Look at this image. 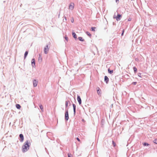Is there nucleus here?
Returning <instances> with one entry per match:
<instances>
[{
    "instance_id": "nucleus-36",
    "label": "nucleus",
    "mask_w": 157,
    "mask_h": 157,
    "mask_svg": "<svg viewBox=\"0 0 157 157\" xmlns=\"http://www.w3.org/2000/svg\"><path fill=\"white\" fill-rule=\"evenodd\" d=\"M76 139H77V140L78 141H79V142L80 141V139H79L77 137V138H76Z\"/></svg>"
},
{
    "instance_id": "nucleus-14",
    "label": "nucleus",
    "mask_w": 157,
    "mask_h": 157,
    "mask_svg": "<svg viewBox=\"0 0 157 157\" xmlns=\"http://www.w3.org/2000/svg\"><path fill=\"white\" fill-rule=\"evenodd\" d=\"M72 35L73 37L76 40L77 38L76 33L74 32H72Z\"/></svg>"
},
{
    "instance_id": "nucleus-34",
    "label": "nucleus",
    "mask_w": 157,
    "mask_h": 157,
    "mask_svg": "<svg viewBox=\"0 0 157 157\" xmlns=\"http://www.w3.org/2000/svg\"><path fill=\"white\" fill-rule=\"evenodd\" d=\"M132 20V18H129L128 19V21H130Z\"/></svg>"
},
{
    "instance_id": "nucleus-12",
    "label": "nucleus",
    "mask_w": 157,
    "mask_h": 157,
    "mask_svg": "<svg viewBox=\"0 0 157 157\" xmlns=\"http://www.w3.org/2000/svg\"><path fill=\"white\" fill-rule=\"evenodd\" d=\"M104 81L106 84H108L109 81V78L106 76L104 77Z\"/></svg>"
},
{
    "instance_id": "nucleus-3",
    "label": "nucleus",
    "mask_w": 157,
    "mask_h": 157,
    "mask_svg": "<svg viewBox=\"0 0 157 157\" xmlns=\"http://www.w3.org/2000/svg\"><path fill=\"white\" fill-rule=\"evenodd\" d=\"M29 147H27V146L24 145L22 147L23 152H25L27 151L29 149Z\"/></svg>"
},
{
    "instance_id": "nucleus-31",
    "label": "nucleus",
    "mask_w": 157,
    "mask_h": 157,
    "mask_svg": "<svg viewBox=\"0 0 157 157\" xmlns=\"http://www.w3.org/2000/svg\"><path fill=\"white\" fill-rule=\"evenodd\" d=\"M64 17L65 18V19H63V22H64L65 21H66L67 20V18L65 16H64Z\"/></svg>"
},
{
    "instance_id": "nucleus-35",
    "label": "nucleus",
    "mask_w": 157,
    "mask_h": 157,
    "mask_svg": "<svg viewBox=\"0 0 157 157\" xmlns=\"http://www.w3.org/2000/svg\"><path fill=\"white\" fill-rule=\"evenodd\" d=\"M138 76H139V77H140L141 78V74L140 73H139L138 75Z\"/></svg>"
},
{
    "instance_id": "nucleus-16",
    "label": "nucleus",
    "mask_w": 157,
    "mask_h": 157,
    "mask_svg": "<svg viewBox=\"0 0 157 157\" xmlns=\"http://www.w3.org/2000/svg\"><path fill=\"white\" fill-rule=\"evenodd\" d=\"M78 39V40L81 41L83 42L85 41L83 39L82 37H79Z\"/></svg>"
},
{
    "instance_id": "nucleus-29",
    "label": "nucleus",
    "mask_w": 157,
    "mask_h": 157,
    "mask_svg": "<svg viewBox=\"0 0 157 157\" xmlns=\"http://www.w3.org/2000/svg\"><path fill=\"white\" fill-rule=\"evenodd\" d=\"M67 155L68 157H72L70 153H68Z\"/></svg>"
},
{
    "instance_id": "nucleus-32",
    "label": "nucleus",
    "mask_w": 157,
    "mask_h": 157,
    "mask_svg": "<svg viewBox=\"0 0 157 157\" xmlns=\"http://www.w3.org/2000/svg\"><path fill=\"white\" fill-rule=\"evenodd\" d=\"M71 21L72 23H73L74 22V19L73 17L72 18V19L71 20Z\"/></svg>"
},
{
    "instance_id": "nucleus-27",
    "label": "nucleus",
    "mask_w": 157,
    "mask_h": 157,
    "mask_svg": "<svg viewBox=\"0 0 157 157\" xmlns=\"http://www.w3.org/2000/svg\"><path fill=\"white\" fill-rule=\"evenodd\" d=\"M96 28L95 27H92L91 29V31H95V29Z\"/></svg>"
},
{
    "instance_id": "nucleus-11",
    "label": "nucleus",
    "mask_w": 157,
    "mask_h": 157,
    "mask_svg": "<svg viewBox=\"0 0 157 157\" xmlns=\"http://www.w3.org/2000/svg\"><path fill=\"white\" fill-rule=\"evenodd\" d=\"M77 100L79 104L80 105L82 103V101L80 96L78 95H77Z\"/></svg>"
},
{
    "instance_id": "nucleus-7",
    "label": "nucleus",
    "mask_w": 157,
    "mask_h": 157,
    "mask_svg": "<svg viewBox=\"0 0 157 157\" xmlns=\"http://www.w3.org/2000/svg\"><path fill=\"white\" fill-rule=\"evenodd\" d=\"M31 64L32 66L33 67H35V60L34 58H33L32 59Z\"/></svg>"
},
{
    "instance_id": "nucleus-5",
    "label": "nucleus",
    "mask_w": 157,
    "mask_h": 157,
    "mask_svg": "<svg viewBox=\"0 0 157 157\" xmlns=\"http://www.w3.org/2000/svg\"><path fill=\"white\" fill-rule=\"evenodd\" d=\"M19 137L20 141L21 142H23L24 139L23 135L22 134H20L19 136Z\"/></svg>"
},
{
    "instance_id": "nucleus-8",
    "label": "nucleus",
    "mask_w": 157,
    "mask_h": 157,
    "mask_svg": "<svg viewBox=\"0 0 157 157\" xmlns=\"http://www.w3.org/2000/svg\"><path fill=\"white\" fill-rule=\"evenodd\" d=\"M72 106L73 107V112H74V115L75 116V115L76 114V106L75 104H72Z\"/></svg>"
},
{
    "instance_id": "nucleus-13",
    "label": "nucleus",
    "mask_w": 157,
    "mask_h": 157,
    "mask_svg": "<svg viewBox=\"0 0 157 157\" xmlns=\"http://www.w3.org/2000/svg\"><path fill=\"white\" fill-rule=\"evenodd\" d=\"M97 92L98 94V95H100L101 94V90L100 89V88L99 87H98L97 88Z\"/></svg>"
},
{
    "instance_id": "nucleus-42",
    "label": "nucleus",
    "mask_w": 157,
    "mask_h": 157,
    "mask_svg": "<svg viewBox=\"0 0 157 157\" xmlns=\"http://www.w3.org/2000/svg\"><path fill=\"white\" fill-rule=\"evenodd\" d=\"M77 64H78V63H76V65H77Z\"/></svg>"
},
{
    "instance_id": "nucleus-6",
    "label": "nucleus",
    "mask_w": 157,
    "mask_h": 157,
    "mask_svg": "<svg viewBox=\"0 0 157 157\" xmlns=\"http://www.w3.org/2000/svg\"><path fill=\"white\" fill-rule=\"evenodd\" d=\"M122 16L120 14H117L116 18L117 21H119L120 20Z\"/></svg>"
},
{
    "instance_id": "nucleus-19",
    "label": "nucleus",
    "mask_w": 157,
    "mask_h": 157,
    "mask_svg": "<svg viewBox=\"0 0 157 157\" xmlns=\"http://www.w3.org/2000/svg\"><path fill=\"white\" fill-rule=\"evenodd\" d=\"M16 108L18 109H19L21 108V106L19 104H16Z\"/></svg>"
},
{
    "instance_id": "nucleus-21",
    "label": "nucleus",
    "mask_w": 157,
    "mask_h": 157,
    "mask_svg": "<svg viewBox=\"0 0 157 157\" xmlns=\"http://www.w3.org/2000/svg\"><path fill=\"white\" fill-rule=\"evenodd\" d=\"M39 107H40V108L41 111L42 112H43L44 111V109H43V107L42 105L41 104H40L39 105Z\"/></svg>"
},
{
    "instance_id": "nucleus-33",
    "label": "nucleus",
    "mask_w": 157,
    "mask_h": 157,
    "mask_svg": "<svg viewBox=\"0 0 157 157\" xmlns=\"http://www.w3.org/2000/svg\"><path fill=\"white\" fill-rule=\"evenodd\" d=\"M137 83V82H133L132 83V84H133V85H136Z\"/></svg>"
},
{
    "instance_id": "nucleus-20",
    "label": "nucleus",
    "mask_w": 157,
    "mask_h": 157,
    "mask_svg": "<svg viewBox=\"0 0 157 157\" xmlns=\"http://www.w3.org/2000/svg\"><path fill=\"white\" fill-rule=\"evenodd\" d=\"M38 61L39 62H41L42 61V57L40 55H39L38 57Z\"/></svg>"
},
{
    "instance_id": "nucleus-17",
    "label": "nucleus",
    "mask_w": 157,
    "mask_h": 157,
    "mask_svg": "<svg viewBox=\"0 0 157 157\" xmlns=\"http://www.w3.org/2000/svg\"><path fill=\"white\" fill-rule=\"evenodd\" d=\"M68 102H70V101H65V104L66 109V108L68 107Z\"/></svg>"
},
{
    "instance_id": "nucleus-25",
    "label": "nucleus",
    "mask_w": 157,
    "mask_h": 157,
    "mask_svg": "<svg viewBox=\"0 0 157 157\" xmlns=\"http://www.w3.org/2000/svg\"><path fill=\"white\" fill-rule=\"evenodd\" d=\"M64 38H65V39L68 42V38L67 35H65V36Z\"/></svg>"
},
{
    "instance_id": "nucleus-10",
    "label": "nucleus",
    "mask_w": 157,
    "mask_h": 157,
    "mask_svg": "<svg viewBox=\"0 0 157 157\" xmlns=\"http://www.w3.org/2000/svg\"><path fill=\"white\" fill-rule=\"evenodd\" d=\"M38 82L36 80L34 79L33 80V84L34 87H36L37 86Z\"/></svg>"
},
{
    "instance_id": "nucleus-30",
    "label": "nucleus",
    "mask_w": 157,
    "mask_h": 157,
    "mask_svg": "<svg viewBox=\"0 0 157 157\" xmlns=\"http://www.w3.org/2000/svg\"><path fill=\"white\" fill-rule=\"evenodd\" d=\"M124 29H123L122 30V33H121V36H123L124 35Z\"/></svg>"
},
{
    "instance_id": "nucleus-1",
    "label": "nucleus",
    "mask_w": 157,
    "mask_h": 157,
    "mask_svg": "<svg viewBox=\"0 0 157 157\" xmlns=\"http://www.w3.org/2000/svg\"><path fill=\"white\" fill-rule=\"evenodd\" d=\"M65 120L66 121H67L69 118L68 110L67 109H65Z\"/></svg>"
},
{
    "instance_id": "nucleus-4",
    "label": "nucleus",
    "mask_w": 157,
    "mask_h": 157,
    "mask_svg": "<svg viewBox=\"0 0 157 157\" xmlns=\"http://www.w3.org/2000/svg\"><path fill=\"white\" fill-rule=\"evenodd\" d=\"M30 144V142L29 140H27L24 144V145L27 146L28 147H29Z\"/></svg>"
},
{
    "instance_id": "nucleus-23",
    "label": "nucleus",
    "mask_w": 157,
    "mask_h": 157,
    "mask_svg": "<svg viewBox=\"0 0 157 157\" xmlns=\"http://www.w3.org/2000/svg\"><path fill=\"white\" fill-rule=\"evenodd\" d=\"M133 69L135 73H136L137 71V69L136 67H133Z\"/></svg>"
},
{
    "instance_id": "nucleus-41",
    "label": "nucleus",
    "mask_w": 157,
    "mask_h": 157,
    "mask_svg": "<svg viewBox=\"0 0 157 157\" xmlns=\"http://www.w3.org/2000/svg\"><path fill=\"white\" fill-rule=\"evenodd\" d=\"M77 64H78V63H76V65H77Z\"/></svg>"
},
{
    "instance_id": "nucleus-37",
    "label": "nucleus",
    "mask_w": 157,
    "mask_h": 157,
    "mask_svg": "<svg viewBox=\"0 0 157 157\" xmlns=\"http://www.w3.org/2000/svg\"><path fill=\"white\" fill-rule=\"evenodd\" d=\"M116 2L117 3H118L119 2V0H116Z\"/></svg>"
},
{
    "instance_id": "nucleus-38",
    "label": "nucleus",
    "mask_w": 157,
    "mask_h": 157,
    "mask_svg": "<svg viewBox=\"0 0 157 157\" xmlns=\"http://www.w3.org/2000/svg\"><path fill=\"white\" fill-rule=\"evenodd\" d=\"M138 60V58H136L135 59L136 61H137Z\"/></svg>"
},
{
    "instance_id": "nucleus-2",
    "label": "nucleus",
    "mask_w": 157,
    "mask_h": 157,
    "mask_svg": "<svg viewBox=\"0 0 157 157\" xmlns=\"http://www.w3.org/2000/svg\"><path fill=\"white\" fill-rule=\"evenodd\" d=\"M49 47L48 44H47L44 48V52L45 54H47L49 50Z\"/></svg>"
},
{
    "instance_id": "nucleus-26",
    "label": "nucleus",
    "mask_w": 157,
    "mask_h": 157,
    "mask_svg": "<svg viewBox=\"0 0 157 157\" xmlns=\"http://www.w3.org/2000/svg\"><path fill=\"white\" fill-rule=\"evenodd\" d=\"M112 144L113 145V146L114 147H115L116 145V143L113 140L112 141Z\"/></svg>"
},
{
    "instance_id": "nucleus-15",
    "label": "nucleus",
    "mask_w": 157,
    "mask_h": 157,
    "mask_svg": "<svg viewBox=\"0 0 157 157\" xmlns=\"http://www.w3.org/2000/svg\"><path fill=\"white\" fill-rule=\"evenodd\" d=\"M28 51H26V52H25V54H24V59H25L26 58L27 56L28 55Z\"/></svg>"
},
{
    "instance_id": "nucleus-9",
    "label": "nucleus",
    "mask_w": 157,
    "mask_h": 157,
    "mask_svg": "<svg viewBox=\"0 0 157 157\" xmlns=\"http://www.w3.org/2000/svg\"><path fill=\"white\" fill-rule=\"evenodd\" d=\"M74 3H71L69 5V9L72 10L74 8Z\"/></svg>"
},
{
    "instance_id": "nucleus-22",
    "label": "nucleus",
    "mask_w": 157,
    "mask_h": 157,
    "mask_svg": "<svg viewBox=\"0 0 157 157\" xmlns=\"http://www.w3.org/2000/svg\"><path fill=\"white\" fill-rule=\"evenodd\" d=\"M143 145L144 146H149L150 145L149 144H148V143H146V142H144L143 143Z\"/></svg>"
},
{
    "instance_id": "nucleus-18",
    "label": "nucleus",
    "mask_w": 157,
    "mask_h": 157,
    "mask_svg": "<svg viewBox=\"0 0 157 157\" xmlns=\"http://www.w3.org/2000/svg\"><path fill=\"white\" fill-rule=\"evenodd\" d=\"M108 72L110 74H112L113 72V70H111L109 68L108 69Z\"/></svg>"
},
{
    "instance_id": "nucleus-39",
    "label": "nucleus",
    "mask_w": 157,
    "mask_h": 157,
    "mask_svg": "<svg viewBox=\"0 0 157 157\" xmlns=\"http://www.w3.org/2000/svg\"><path fill=\"white\" fill-rule=\"evenodd\" d=\"M82 121H84V120L83 119H82Z\"/></svg>"
},
{
    "instance_id": "nucleus-24",
    "label": "nucleus",
    "mask_w": 157,
    "mask_h": 157,
    "mask_svg": "<svg viewBox=\"0 0 157 157\" xmlns=\"http://www.w3.org/2000/svg\"><path fill=\"white\" fill-rule=\"evenodd\" d=\"M86 34L90 37L91 36V34L89 32H86Z\"/></svg>"
},
{
    "instance_id": "nucleus-40",
    "label": "nucleus",
    "mask_w": 157,
    "mask_h": 157,
    "mask_svg": "<svg viewBox=\"0 0 157 157\" xmlns=\"http://www.w3.org/2000/svg\"><path fill=\"white\" fill-rule=\"evenodd\" d=\"M68 103H69V105H71V103L70 102H68Z\"/></svg>"
},
{
    "instance_id": "nucleus-28",
    "label": "nucleus",
    "mask_w": 157,
    "mask_h": 157,
    "mask_svg": "<svg viewBox=\"0 0 157 157\" xmlns=\"http://www.w3.org/2000/svg\"><path fill=\"white\" fill-rule=\"evenodd\" d=\"M153 142L156 144H157V139H155L153 141Z\"/></svg>"
}]
</instances>
